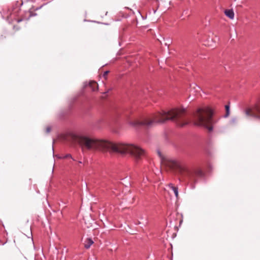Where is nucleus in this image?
I'll return each instance as SVG.
<instances>
[{
	"label": "nucleus",
	"instance_id": "obj_1",
	"mask_svg": "<svg viewBox=\"0 0 260 260\" xmlns=\"http://www.w3.org/2000/svg\"><path fill=\"white\" fill-rule=\"evenodd\" d=\"M184 110L173 109L168 111H161L154 114L151 118H145L141 120L137 118L128 119V124L137 128L141 126L151 127L156 124L162 123L167 120L175 122L178 125L183 126L187 124L184 119Z\"/></svg>",
	"mask_w": 260,
	"mask_h": 260
},
{
	"label": "nucleus",
	"instance_id": "obj_2",
	"mask_svg": "<svg viewBox=\"0 0 260 260\" xmlns=\"http://www.w3.org/2000/svg\"><path fill=\"white\" fill-rule=\"evenodd\" d=\"M75 139L82 149L99 150L112 153L114 143L112 142L100 140L83 135L76 136Z\"/></svg>",
	"mask_w": 260,
	"mask_h": 260
},
{
	"label": "nucleus",
	"instance_id": "obj_3",
	"mask_svg": "<svg viewBox=\"0 0 260 260\" xmlns=\"http://www.w3.org/2000/svg\"><path fill=\"white\" fill-rule=\"evenodd\" d=\"M112 152L121 155L129 154L138 161L145 155V150L140 146L132 143H114Z\"/></svg>",
	"mask_w": 260,
	"mask_h": 260
},
{
	"label": "nucleus",
	"instance_id": "obj_4",
	"mask_svg": "<svg viewBox=\"0 0 260 260\" xmlns=\"http://www.w3.org/2000/svg\"><path fill=\"white\" fill-rule=\"evenodd\" d=\"M212 115L213 111L208 107L199 109L195 116L197 124L204 127L209 132L212 131L213 125L214 123L212 117Z\"/></svg>",
	"mask_w": 260,
	"mask_h": 260
},
{
	"label": "nucleus",
	"instance_id": "obj_5",
	"mask_svg": "<svg viewBox=\"0 0 260 260\" xmlns=\"http://www.w3.org/2000/svg\"><path fill=\"white\" fill-rule=\"evenodd\" d=\"M157 152L159 156L161 159L162 163L165 166L172 170H178L180 172H182L185 170L184 167H183L177 160L163 157L159 151H158Z\"/></svg>",
	"mask_w": 260,
	"mask_h": 260
},
{
	"label": "nucleus",
	"instance_id": "obj_6",
	"mask_svg": "<svg viewBox=\"0 0 260 260\" xmlns=\"http://www.w3.org/2000/svg\"><path fill=\"white\" fill-rule=\"evenodd\" d=\"M245 114L248 116H251L260 122V107L256 106L253 110L250 109L245 111Z\"/></svg>",
	"mask_w": 260,
	"mask_h": 260
},
{
	"label": "nucleus",
	"instance_id": "obj_7",
	"mask_svg": "<svg viewBox=\"0 0 260 260\" xmlns=\"http://www.w3.org/2000/svg\"><path fill=\"white\" fill-rule=\"evenodd\" d=\"M224 14L227 17H228L231 19H233L234 18V13L233 10H225L224 11Z\"/></svg>",
	"mask_w": 260,
	"mask_h": 260
},
{
	"label": "nucleus",
	"instance_id": "obj_8",
	"mask_svg": "<svg viewBox=\"0 0 260 260\" xmlns=\"http://www.w3.org/2000/svg\"><path fill=\"white\" fill-rule=\"evenodd\" d=\"M168 186L173 191L176 198H178V188L177 187L173 186V184L170 183Z\"/></svg>",
	"mask_w": 260,
	"mask_h": 260
},
{
	"label": "nucleus",
	"instance_id": "obj_9",
	"mask_svg": "<svg viewBox=\"0 0 260 260\" xmlns=\"http://www.w3.org/2000/svg\"><path fill=\"white\" fill-rule=\"evenodd\" d=\"M93 243V241L91 238H87L84 242V247L86 249L90 248V246Z\"/></svg>",
	"mask_w": 260,
	"mask_h": 260
},
{
	"label": "nucleus",
	"instance_id": "obj_10",
	"mask_svg": "<svg viewBox=\"0 0 260 260\" xmlns=\"http://www.w3.org/2000/svg\"><path fill=\"white\" fill-rule=\"evenodd\" d=\"M89 86L91 87L92 90L94 91L98 89V84L95 82L92 81L89 83Z\"/></svg>",
	"mask_w": 260,
	"mask_h": 260
},
{
	"label": "nucleus",
	"instance_id": "obj_11",
	"mask_svg": "<svg viewBox=\"0 0 260 260\" xmlns=\"http://www.w3.org/2000/svg\"><path fill=\"white\" fill-rule=\"evenodd\" d=\"M225 110H226V113L224 115L225 117H227L230 115V105H226L225 106Z\"/></svg>",
	"mask_w": 260,
	"mask_h": 260
},
{
	"label": "nucleus",
	"instance_id": "obj_12",
	"mask_svg": "<svg viewBox=\"0 0 260 260\" xmlns=\"http://www.w3.org/2000/svg\"><path fill=\"white\" fill-rule=\"evenodd\" d=\"M196 174L197 175L199 176H202L203 174L202 171L200 170H198L196 172Z\"/></svg>",
	"mask_w": 260,
	"mask_h": 260
},
{
	"label": "nucleus",
	"instance_id": "obj_13",
	"mask_svg": "<svg viewBox=\"0 0 260 260\" xmlns=\"http://www.w3.org/2000/svg\"><path fill=\"white\" fill-rule=\"evenodd\" d=\"M63 158H72L73 160H75L74 158H73L72 156V155L70 154H67L66 155L64 156H63Z\"/></svg>",
	"mask_w": 260,
	"mask_h": 260
},
{
	"label": "nucleus",
	"instance_id": "obj_14",
	"mask_svg": "<svg viewBox=\"0 0 260 260\" xmlns=\"http://www.w3.org/2000/svg\"><path fill=\"white\" fill-rule=\"evenodd\" d=\"M50 131H51V127L49 126H48L46 128V133H49L50 132Z\"/></svg>",
	"mask_w": 260,
	"mask_h": 260
},
{
	"label": "nucleus",
	"instance_id": "obj_15",
	"mask_svg": "<svg viewBox=\"0 0 260 260\" xmlns=\"http://www.w3.org/2000/svg\"><path fill=\"white\" fill-rule=\"evenodd\" d=\"M108 73H109V71L105 72V73L104 74V76L105 77L108 74Z\"/></svg>",
	"mask_w": 260,
	"mask_h": 260
},
{
	"label": "nucleus",
	"instance_id": "obj_16",
	"mask_svg": "<svg viewBox=\"0 0 260 260\" xmlns=\"http://www.w3.org/2000/svg\"><path fill=\"white\" fill-rule=\"evenodd\" d=\"M232 121L233 122H236V118L233 119Z\"/></svg>",
	"mask_w": 260,
	"mask_h": 260
},
{
	"label": "nucleus",
	"instance_id": "obj_17",
	"mask_svg": "<svg viewBox=\"0 0 260 260\" xmlns=\"http://www.w3.org/2000/svg\"><path fill=\"white\" fill-rule=\"evenodd\" d=\"M78 163H79V164H82V161H78Z\"/></svg>",
	"mask_w": 260,
	"mask_h": 260
}]
</instances>
